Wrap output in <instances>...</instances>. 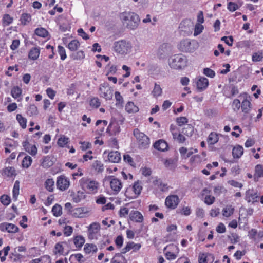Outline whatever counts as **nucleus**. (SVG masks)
<instances>
[{
  "instance_id": "obj_1",
  "label": "nucleus",
  "mask_w": 263,
  "mask_h": 263,
  "mask_svg": "<svg viewBox=\"0 0 263 263\" xmlns=\"http://www.w3.org/2000/svg\"><path fill=\"white\" fill-rule=\"evenodd\" d=\"M120 18L123 26L130 30L136 29L140 22L139 15L131 11H125L121 13Z\"/></svg>"
},
{
  "instance_id": "obj_2",
  "label": "nucleus",
  "mask_w": 263,
  "mask_h": 263,
  "mask_svg": "<svg viewBox=\"0 0 263 263\" xmlns=\"http://www.w3.org/2000/svg\"><path fill=\"white\" fill-rule=\"evenodd\" d=\"M79 183L82 189L89 194H95L98 193L100 186L97 181L88 177L81 178L79 180Z\"/></svg>"
},
{
  "instance_id": "obj_3",
  "label": "nucleus",
  "mask_w": 263,
  "mask_h": 263,
  "mask_svg": "<svg viewBox=\"0 0 263 263\" xmlns=\"http://www.w3.org/2000/svg\"><path fill=\"white\" fill-rule=\"evenodd\" d=\"M168 63L171 68L176 70H181L187 66V59L183 54H175L170 57Z\"/></svg>"
},
{
  "instance_id": "obj_4",
  "label": "nucleus",
  "mask_w": 263,
  "mask_h": 263,
  "mask_svg": "<svg viewBox=\"0 0 263 263\" xmlns=\"http://www.w3.org/2000/svg\"><path fill=\"white\" fill-rule=\"evenodd\" d=\"M114 51L117 53L124 55L128 53L132 49L130 42L125 40H120L114 43Z\"/></svg>"
},
{
  "instance_id": "obj_5",
  "label": "nucleus",
  "mask_w": 263,
  "mask_h": 263,
  "mask_svg": "<svg viewBox=\"0 0 263 263\" xmlns=\"http://www.w3.org/2000/svg\"><path fill=\"white\" fill-rule=\"evenodd\" d=\"M133 134L140 148L145 149L149 146L150 139L145 134L137 128L134 130Z\"/></svg>"
},
{
  "instance_id": "obj_6",
  "label": "nucleus",
  "mask_w": 263,
  "mask_h": 263,
  "mask_svg": "<svg viewBox=\"0 0 263 263\" xmlns=\"http://www.w3.org/2000/svg\"><path fill=\"white\" fill-rule=\"evenodd\" d=\"M198 47V44L195 41H191L189 39H185L181 41L179 45L178 48L182 52H193Z\"/></svg>"
},
{
  "instance_id": "obj_7",
  "label": "nucleus",
  "mask_w": 263,
  "mask_h": 263,
  "mask_svg": "<svg viewBox=\"0 0 263 263\" xmlns=\"http://www.w3.org/2000/svg\"><path fill=\"white\" fill-rule=\"evenodd\" d=\"M99 95L106 100H110L113 97V89L107 83L101 84L99 87Z\"/></svg>"
},
{
  "instance_id": "obj_8",
  "label": "nucleus",
  "mask_w": 263,
  "mask_h": 263,
  "mask_svg": "<svg viewBox=\"0 0 263 263\" xmlns=\"http://www.w3.org/2000/svg\"><path fill=\"white\" fill-rule=\"evenodd\" d=\"M101 226L98 222H93L88 228V236L90 239H97L100 230Z\"/></svg>"
},
{
  "instance_id": "obj_9",
  "label": "nucleus",
  "mask_w": 263,
  "mask_h": 263,
  "mask_svg": "<svg viewBox=\"0 0 263 263\" xmlns=\"http://www.w3.org/2000/svg\"><path fill=\"white\" fill-rule=\"evenodd\" d=\"M109 182L113 194H117L123 187L121 181L112 176L109 177Z\"/></svg>"
},
{
  "instance_id": "obj_10",
  "label": "nucleus",
  "mask_w": 263,
  "mask_h": 263,
  "mask_svg": "<svg viewBox=\"0 0 263 263\" xmlns=\"http://www.w3.org/2000/svg\"><path fill=\"white\" fill-rule=\"evenodd\" d=\"M56 185L58 189L61 191H64L69 187V179L64 175L58 176L57 179Z\"/></svg>"
},
{
  "instance_id": "obj_11",
  "label": "nucleus",
  "mask_w": 263,
  "mask_h": 263,
  "mask_svg": "<svg viewBox=\"0 0 263 263\" xmlns=\"http://www.w3.org/2000/svg\"><path fill=\"white\" fill-rule=\"evenodd\" d=\"M89 213V210L84 207H78L71 210V215L74 217H85L88 215Z\"/></svg>"
},
{
  "instance_id": "obj_12",
  "label": "nucleus",
  "mask_w": 263,
  "mask_h": 263,
  "mask_svg": "<svg viewBox=\"0 0 263 263\" xmlns=\"http://www.w3.org/2000/svg\"><path fill=\"white\" fill-rule=\"evenodd\" d=\"M194 81L196 84L197 89L200 91L205 90L209 85V80L204 77H197L194 80Z\"/></svg>"
},
{
  "instance_id": "obj_13",
  "label": "nucleus",
  "mask_w": 263,
  "mask_h": 263,
  "mask_svg": "<svg viewBox=\"0 0 263 263\" xmlns=\"http://www.w3.org/2000/svg\"><path fill=\"white\" fill-rule=\"evenodd\" d=\"M179 199L177 195H173L168 196L165 199V204L169 209H174L178 205Z\"/></svg>"
},
{
  "instance_id": "obj_14",
  "label": "nucleus",
  "mask_w": 263,
  "mask_h": 263,
  "mask_svg": "<svg viewBox=\"0 0 263 263\" xmlns=\"http://www.w3.org/2000/svg\"><path fill=\"white\" fill-rule=\"evenodd\" d=\"M103 155H107V161L111 163H118L121 160L120 153L117 151H111L107 153V151H105L103 153Z\"/></svg>"
},
{
  "instance_id": "obj_15",
  "label": "nucleus",
  "mask_w": 263,
  "mask_h": 263,
  "mask_svg": "<svg viewBox=\"0 0 263 263\" xmlns=\"http://www.w3.org/2000/svg\"><path fill=\"white\" fill-rule=\"evenodd\" d=\"M18 228L13 223L3 222L0 224V230L2 231H7L10 233H15L18 232Z\"/></svg>"
},
{
  "instance_id": "obj_16",
  "label": "nucleus",
  "mask_w": 263,
  "mask_h": 263,
  "mask_svg": "<svg viewBox=\"0 0 263 263\" xmlns=\"http://www.w3.org/2000/svg\"><path fill=\"white\" fill-rule=\"evenodd\" d=\"M129 218L131 221L138 223H141L144 220V217L142 213L134 210H132L130 211Z\"/></svg>"
},
{
  "instance_id": "obj_17",
  "label": "nucleus",
  "mask_w": 263,
  "mask_h": 263,
  "mask_svg": "<svg viewBox=\"0 0 263 263\" xmlns=\"http://www.w3.org/2000/svg\"><path fill=\"white\" fill-rule=\"evenodd\" d=\"M67 245L66 242H59L54 246L53 252L55 255H64L67 254L65 252L64 247Z\"/></svg>"
},
{
  "instance_id": "obj_18",
  "label": "nucleus",
  "mask_w": 263,
  "mask_h": 263,
  "mask_svg": "<svg viewBox=\"0 0 263 263\" xmlns=\"http://www.w3.org/2000/svg\"><path fill=\"white\" fill-rule=\"evenodd\" d=\"M241 108L243 112L245 114L249 113L252 108V104L250 97H246L241 103Z\"/></svg>"
},
{
  "instance_id": "obj_19",
  "label": "nucleus",
  "mask_w": 263,
  "mask_h": 263,
  "mask_svg": "<svg viewBox=\"0 0 263 263\" xmlns=\"http://www.w3.org/2000/svg\"><path fill=\"white\" fill-rule=\"evenodd\" d=\"M141 247L140 243H135L134 242H128L125 247H124L121 251V253L125 254L129 251L130 250H133L134 251L139 250Z\"/></svg>"
},
{
  "instance_id": "obj_20",
  "label": "nucleus",
  "mask_w": 263,
  "mask_h": 263,
  "mask_svg": "<svg viewBox=\"0 0 263 263\" xmlns=\"http://www.w3.org/2000/svg\"><path fill=\"white\" fill-rule=\"evenodd\" d=\"M2 175L4 177L12 178L16 175V173L14 167L9 166L2 170Z\"/></svg>"
},
{
  "instance_id": "obj_21",
  "label": "nucleus",
  "mask_w": 263,
  "mask_h": 263,
  "mask_svg": "<svg viewBox=\"0 0 263 263\" xmlns=\"http://www.w3.org/2000/svg\"><path fill=\"white\" fill-rule=\"evenodd\" d=\"M258 198V195L257 192L252 190H248L246 193V198L249 202H255Z\"/></svg>"
},
{
  "instance_id": "obj_22",
  "label": "nucleus",
  "mask_w": 263,
  "mask_h": 263,
  "mask_svg": "<svg viewBox=\"0 0 263 263\" xmlns=\"http://www.w3.org/2000/svg\"><path fill=\"white\" fill-rule=\"evenodd\" d=\"M154 147L159 151L164 152L167 149L168 144L164 140L160 139L154 144Z\"/></svg>"
},
{
  "instance_id": "obj_23",
  "label": "nucleus",
  "mask_w": 263,
  "mask_h": 263,
  "mask_svg": "<svg viewBox=\"0 0 263 263\" xmlns=\"http://www.w3.org/2000/svg\"><path fill=\"white\" fill-rule=\"evenodd\" d=\"M73 242L75 247L80 249H81L84 245L85 239V238L82 235H77L73 237Z\"/></svg>"
},
{
  "instance_id": "obj_24",
  "label": "nucleus",
  "mask_w": 263,
  "mask_h": 263,
  "mask_svg": "<svg viewBox=\"0 0 263 263\" xmlns=\"http://www.w3.org/2000/svg\"><path fill=\"white\" fill-rule=\"evenodd\" d=\"M22 89L18 86L13 87L11 91V95L14 99H17L18 102L21 101L22 98L21 97Z\"/></svg>"
},
{
  "instance_id": "obj_25",
  "label": "nucleus",
  "mask_w": 263,
  "mask_h": 263,
  "mask_svg": "<svg viewBox=\"0 0 263 263\" xmlns=\"http://www.w3.org/2000/svg\"><path fill=\"white\" fill-rule=\"evenodd\" d=\"M25 151L32 156H35L37 152V148L35 145L26 143L24 145Z\"/></svg>"
},
{
  "instance_id": "obj_26",
  "label": "nucleus",
  "mask_w": 263,
  "mask_h": 263,
  "mask_svg": "<svg viewBox=\"0 0 263 263\" xmlns=\"http://www.w3.org/2000/svg\"><path fill=\"white\" fill-rule=\"evenodd\" d=\"M40 54V47H34L30 49L29 52L28 57L30 59L35 60L38 59Z\"/></svg>"
},
{
  "instance_id": "obj_27",
  "label": "nucleus",
  "mask_w": 263,
  "mask_h": 263,
  "mask_svg": "<svg viewBox=\"0 0 263 263\" xmlns=\"http://www.w3.org/2000/svg\"><path fill=\"white\" fill-rule=\"evenodd\" d=\"M243 153V148L240 145H237L232 149V155L234 158H239Z\"/></svg>"
},
{
  "instance_id": "obj_28",
  "label": "nucleus",
  "mask_w": 263,
  "mask_h": 263,
  "mask_svg": "<svg viewBox=\"0 0 263 263\" xmlns=\"http://www.w3.org/2000/svg\"><path fill=\"white\" fill-rule=\"evenodd\" d=\"M125 110L128 113H136L139 111V108L134 102L129 101L125 105Z\"/></svg>"
},
{
  "instance_id": "obj_29",
  "label": "nucleus",
  "mask_w": 263,
  "mask_h": 263,
  "mask_svg": "<svg viewBox=\"0 0 263 263\" xmlns=\"http://www.w3.org/2000/svg\"><path fill=\"white\" fill-rule=\"evenodd\" d=\"M219 140L218 134L215 132H211L207 139V142L210 145H214Z\"/></svg>"
},
{
  "instance_id": "obj_30",
  "label": "nucleus",
  "mask_w": 263,
  "mask_h": 263,
  "mask_svg": "<svg viewBox=\"0 0 263 263\" xmlns=\"http://www.w3.org/2000/svg\"><path fill=\"white\" fill-rule=\"evenodd\" d=\"M91 167L97 173H102L104 171V165L103 163L99 160L93 161L92 163Z\"/></svg>"
},
{
  "instance_id": "obj_31",
  "label": "nucleus",
  "mask_w": 263,
  "mask_h": 263,
  "mask_svg": "<svg viewBox=\"0 0 263 263\" xmlns=\"http://www.w3.org/2000/svg\"><path fill=\"white\" fill-rule=\"evenodd\" d=\"M97 247L92 243H86L84 247V251L86 254L93 253L97 251Z\"/></svg>"
},
{
  "instance_id": "obj_32",
  "label": "nucleus",
  "mask_w": 263,
  "mask_h": 263,
  "mask_svg": "<svg viewBox=\"0 0 263 263\" xmlns=\"http://www.w3.org/2000/svg\"><path fill=\"white\" fill-rule=\"evenodd\" d=\"M110 263H127V260L124 256L118 253L111 259Z\"/></svg>"
},
{
  "instance_id": "obj_33",
  "label": "nucleus",
  "mask_w": 263,
  "mask_h": 263,
  "mask_svg": "<svg viewBox=\"0 0 263 263\" xmlns=\"http://www.w3.org/2000/svg\"><path fill=\"white\" fill-rule=\"evenodd\" d=\"M162 90L160 85L155 83L154 87L152 91V95L154 98H157L162 95Z\"/></svg>"
},
{
  "instance_id": "obj_34",
  "label": "nucleus",
  "mask_w": 263,
  "mask_h": 263,
  "mask_svg": "<svg viewBox=\"0 0 263 263\" xmlns=\"http://www.w3.org/2000/svg\"><path fill=\"white\" fill-rule=\"evenodd\" d=\"M254 172V177L255 178L263 177V166L260 164L256 165Z\"/></svg>"
},
{
  "instance_id": "obj_35",
  "label": "nucleus",
  "mask_w": 263,
  "mask_h": 263,
  "mask_svg": "<svg viewBox=\"0 0 263 263\" xmlns=\"http://www.w3.org/2000/svg\"><path fill=\"white\" fill-rule=\"evenodd\" d=\"M13 18L8 14L3 15L2 21L3 26H8L13 22Z\"/></svg>"
},
{
  "instance_id": "obj_36",
  "label": "nucleus",
  "mask_w": 263,
  "mask_h": 263,
  "mask_svg": "<svg viewBox=\"0 0 263 263\" xmlns=\"http://www.w3.org/2000/svg\"><path fill=\"white\" fill-rule=\"evenodd\" d=\"M34 33L36 35L42 37H46L48 35V32L47 30L45 28L42 27L35 29Z\"/></svg>"
},
{
  "instance_id": "obj_37",
  "label": "nucleus",
  "mask_w": 263,
  "mask_h": 263,
  "mask_svg": "<svg viewBox=\"0 0 263 263\" xmlns=\"http://www.w3.org/2000/svg\"><path fill=\"white\" fill-rule=\"evenodd\" d=\"M234 211V209L232 205H227L222 210V215L226 217L231 216Z\"/></svg>"
},
{
  "instance_id": "obj_38",
  "label": "nucleus",
  "mask_w": 263,
  "mask_h": 263,
  "mask_svg": "<svg viewBox=\"0 0 263 263\" xmlns=\"http://www.w3.org/2000/svg\"><path fill=\"white\" fill-rule=\"evenodd\" d=\"M80 44L78 41L76 40H72L67 45L69 50L74 51L77 50L80 47Z\"/></svg>"
},
{
  "instance_id": "obj_39",
  "label": "nucleus",
  "mask_w": 263,
  "mask_h": 263,
  "mask_svg": "<svg viewBox=\"0 0 263 263\" xmlns=\"http://www.w3.org/2000/svg\"><path fill=\"white\" fill-rule=\"evenodd\" d=\"M209 257L211 258L212 260L213 261L214 259V256L211 254H208L207 255L202 253L199 255V263H207V258Z\"/></svg>"
},
{
  "instance_id": "obj_40",
  "label": "nucleus",
  "mask_w": 263,
  "mask_h": 263,
  "mask_svg": "<svg viewBox=\"0 0 263 263\" xmlns=\"http://www.w3.org/2000/svg\"><path fill=\"white\" fill-rule=\"evenodd\" d=\"M32 163V159L29 156H25L22 162V165L23 168H28Z\"/></svg>"
},
{
  "instance_id": "obj_41",
  "label": "nucleus",
  "mask_w": 263,
  "mask_h": 263,
  "mask_svg": "<svg viewBox=\"0 0 263 263\" xmlns=\"http://www.w3.org/2000/svg\"><path fill=\"white\" fill-rule=\"evenodd\" d=\"M16 119L22 128L24 129L26 128L27 119L23 117L22 115L17 114L16 117Z\"/></svg>"
},
{
  "instance_id": "obj_42",
  "label": "nucleus",
  "mask_w": 263,
  "mask_h": 263,
  "mask_svg": "<svg viewBox=\"0 0 263 263\" xmlns=\"http://www.w3.org/2000/svg\"><path fill=\"white\" fill-rule=\"evenodd\" d=\"M31 20V16L29 14L23 13L22 14L20 21L22 25H26L28 24Z\"/></svg>"
},
{
  "instance_id": "obj_43",
  "label": "nucleus",
  "mask_w": 263,
  "mask_h": 263,
  "mask_svg": "<svg viewBox=\"0 0 263 263\" xmlns=\"http://www.w3.org/2000/svg\"><path fill=\"white\" fill-rule=\"evenodd\" d=\"M19 191H20V182L18 180L15 181L13 190H12V195L13 198L16 200L18 195H19Z\"/></svg>"
},
{
  "instance_id": "obj_44",
  "label": "nucleus",
  "mask_w": 263,
  "mask_h": 263,
  "mask_svg": "<svg viewBox=\"0 0 263 263\" xmlns=\"http://www.w3.org/2000/svg\"><path fill=\"white\" fill-rule=\"evenodd\" d=\"M130 186L133 189L134 193H135L138 196L141 193L142 189L141 183L139 181H137L133 185Z\"/></svg>"
},
{
  "instance_id": "obj_45",
  "label": "nucleus",
  "mask_w": 263,
  "mask_h": 263,
  "mask_svg": "<svg viewBox=\"0 0 263 263\" xmlns=\"http://www.w3.org/2000/svg\"><path fill=\"white\" fill-rule=\"evenodd\" d=\"M125 195L129 199H135L138 197L137 194L134 193L133 189L130 186L126 189L125 192Z\"/></svg>"
},
{
  "instance_id": "obj_46",
  "label": "nucleus",
  "mask_w": 263,
  "mask_h": 263,
  "mask_svg": "<svg viewBox=\"0 0 263 263\" xmlns=\"http://www.w3.org/2000/svg\"><path fill=\"white\" fill-rule=\"evenodd\" d=\"M46 189L49 192H52L54 186V181L53 179H48L45 182Z\"/></svg>"
},
{
  "instance_id": "obj_47",
  "label": "nucleus",
  "mask_w": 263,
  "mask_h": 263,
  "mask_svg": "<svg viewBox=\"0 0 263 263\" xmlns=\"http://www.w3.org/2000/svg\"><path fill=\"white\" fill-rule=\"evenodd\" d=\"M37 113V108L34 105H30L27 109V114L29 116L36 115Z\"/></svg>"
},
{
  "instance_id": "obj_48",
  "label": "nucleus",
  "mask_w": 263,
  "mask_h": 263,
  "mask_svg": "<svg viewBox=\"0 0 263 263\" xmlns=\"http://www.w3.org/2000/svg\"><path fill=\"white\" fill-rule=\"evenodd\" d=\"M69 142V138L64 136H61L58 140L57 144L61 147H64Z\"/></svg>"
},
{
  "instance_id": "obj_49",
  "label": "nucleus",
  "mask_w": 263,
  "mask_h": 263,
  "mask_svg": "<svg viewBox=\"0 0 263 263\" xmlns=\"http://www.w3.org/2000/svg\"><path fill=\"white\" fill-rule=\"evenodd\" d=\"M10 249L9 246H7L4 248L3 250H0V258L2 262L5 261L6 257L7 256Z\"/></svg>"
},
{
  "instance_id": "obj_50",
  "label": "nucleus",
  "mask_w": 263,
  "mask_h": 263,
  "mask_svg": "<svg viewBox=\"0 0 263 263\" xmlns=\"http://www.w3.org/2000/svg\"><path fill=\"white\" fill-rule=\"evenodd\" d=\"M194 132L193 127L190 125H187V126L183 128L182 130V133L184 135H186L188 137L192 136Z\"/></svg>"
},
{
  "instance_id": "obj_51",
  "label": "nucleus",
  "mask_w": 263,
  "mask_h": 263,
  "mask_svg": "<svg viewBox=\"0 0 263 263\" xmlns=\"http://www.w3.org/2000/svg\"><path fill=\"white\" fill-rule=\"evenodd\" d=\"M130 204H128L126 205V206L124 207H121L120 211H119V215L121 217H126L129 212H130V208H128V206H129Z\"/></svg>"
},
{
  "instance_id": "obj_52",
  "label": "nucleus",
  "mask_w": 263,
  "mask_h": 263,
  "mask_svg": "<svg viewBox=\"0 0 263 263\" xmlns=\"http://www.w3.org/2000/svg\"><path fill=\"white\" fill-rule=\"evenodd\" d=\"M85 198L84 193L82 191H78L73 196V200L76 203H78L81 201L82 199Z\"/></svg>"
},
{
  "instance_id": "obj_53",
  "label": "nucleus",
  "mask_w": 263,
  "mask_h": 263,
  "mask_svg": "<svg viewBox=\"0 0 263 263\" xmlns=\"http://www.w3.org/2000/svg\"><path fill=\"white\" fill-rule=\"evenodd\" d=\"M85 57L84 52L82 50L78 51L71 54V57L73 60H81Z\"/></svg>"
},
{
  "instance_id": "obj_54",
  "label": "nucleus",
  "mask_w": 263,
  "mask_h": 263,
  "mask_svg": "<svg viewBox=\"0 0 263 263\" xmlns=\"http://www.w3.org/2000/svg\"><path fill=\"white\" fill-rule=\"evenodd\" d=\"M167 54L166 45H163L159 49L158 56L160 59H163Z\"/></svg>"
},
{
  "instance_id": "obj_55",
  "label": "nucleus",
  "mask_w": 263,
  "mask_h": 263,
  "mask_svg": "<svg viewBox=\"0 0 263 263\" xmlns=\"http://www.w3.org/2000/svg\"><path fill=\"white\" fill-rule=\"evenodd\" d=\"M204 29L203 26L200 23H196L195 26L194 35L197 36L202 32Z\"/></svg>"
},
{
  "instance_id": "obj_56",
  "label": "nucleus",
  "mask_w": 263,
  "mask_h": 263,
  "mask_svg": "<svg viewBox=\"0 0 263 263\" xmlns=\"http://www.w3.org/2000/svg\"><path fill=\"white\" fill-rule=\"evenodd\" d=\"M52 212L54 216H60L62 213V207L59 204H56L53 206Z\"/></svg>"
},
{
  "instance_id": "obj_57",
  "label": "nucleus",
  "mask_w": 263,
  "mask_h": 263,
  "mask_svg": "<svg viewBox=\"0 0 263 263\" xmlns=\"http://www.w3.org/2000/svg\"><path fill=\"white\" fill-rule=\"evenodd\" d=\"M58 51L61 59L62 60H65L67 58L65 48L63 46L59 45L58 46Z\"/></svg>"
},
{
  "instance_id": "obj_58",
  "label": "nucleus",
  "mask_w": 263,
  "mask_h": 263,
  "mask_svg": "<svg viewBox=\"0 0 263 263\" xmlns=\"http://www.w3.org/2000/svg\"><path fill=\"white\" fill-rule=\"evenodd\" d=\"M172 135L173 138L179 143H183L185 141L184 136L180 133H173Z\"/></svg>"
},
{
  "instance_id": "obj_59",
  "label": "nucleus",
  "mask_w": 263,
  "mask_h": 263,
  "mask_svg": "<svg viewBox=\"0 0 263 263\" xmlns=\"http://www.w3.org/2000/svg\"><path fill=\"white\" fill-rule=\"evenodd\" d=\"M101 103L99 98L97 97L93 98L90 101V105L94 108H98L100 106Z\"/></svg>"
},
{
  "instance_id": "obj_60",
  "label": "nucleus",
  "mask_w": 263,
  "mask_h": 263,
  "mask_svg": "<svg viewBox=\"0 0 263 263\" xmlns=\"http://www.w3.org/2000/svg\"><path fill=\"white\" fill-rule=\"evenodd\" d=\"M238 8V5L235 3L230 2L228 4L227 9L231 12H234Z\"/></svg>"
},
{
  "instance_id": "obj_61",
  "label": "nucleus",
  "mask_w": 263,
  "mask_h": 263,
  "mask_svg": "<svg viewBox=\"0 0 263 263\" xmlns=\"http://www.w3.org/2000/svg\"><path fill=\"white\" fill-rule=\"evenodd\" d=\"M115 97L116 100V105H120L123 103V98L119 92L116 91L115 92Z\"/></svg>"
},
{
  "instance_id": "obj_62",
  "label": "nucleus",
  "mask_w": 263,
  "mask_h": 263,
  "mask_svg": "<svg viewBox=\"0 0 263 263\" xmlns=\"http://www.w3.org/2000/svg\"><path fill=\"white\" fill-rule=\"evenodd\" d=\"M73 232V228L71 226H66L64 228V235L66 236H70Z\"/></svg>"
},
{
  "instance_id": "obj_63",
  "label": "nucleus",
  "mask_w": 263,
  "mask_h": 263,
  "mask_svg": "<svg viewBox=\"0 0 263 263\" xmlns=\"http://www.w3.org/2000/svg\"><path fill=\"white\" fill-rule=\"evenodd\" d=\"M257 231L255 229H252L248 232V236L250 239L257 240Z\"/></svg>"
},
{
  "instance_id": "obj_64",
  "label": "nucleus",
  "mask_w": 263,
  "mask_h": 263,
  "mask_svg": "<svg viewBox=\"0 0 263 263\" xmlns=\"http://www.w3.org/2000/svg\"><path fill=\"white\" fill-rule=\"evenodd\" d=\"M1 201L4 205H8L10 204V198L6 195H3L1 197Z\"/></svg>"
}]
</instances>
